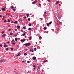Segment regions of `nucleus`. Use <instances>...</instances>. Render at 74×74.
Returning <instances> with one entry per match:
<instances>
[{
	"label": "nucleus",
	"instance_id": "nucleus-1",
	"mask_svg": "<svg viewBox=\"0 0 74 74\" xmlns=\"http://www.w3.org/2000/svg\"><path fill=\"white\" fill-rule=\"evenodd\" d=\"M6 36V34H4L2 35V37H3V38H5V37Z\"/></svg>",
	"mask_w": 74,
	"mask_h": 74
},
{
	"label": "nucleus",
	"instance_id": "nucleus-2",
	"mask_svg": "<svg viewBox=\"0 0 74 74\" xmlns=\"http://www.w3.org/2000/svg\"><path fill=\"white\" fill-rule=\"evenodd\" d=\"M26 41L25 39H24L21 40V41L22 42H23L24 41Z\"/></svg>",
	"mask_w": 74,
	"mask_h": 74
},
{
	"label": "nucleus",
	"instance_id": "nucleus-3",
	"mask_svg": "<svg viewBox=\"0 0 74 74\" xmlns=\"http://www.w3.org/2000/svg\"><path fill=\"white\" fill-rule=\"evenodd\" d=\"M26 32H25V31L24 32L23 34V36H25V35H26Z\"/></svg>",
	"mask_w": 74,
	"mask_h": 74
},
{
	"label": "nucleus",
	"instance_id": "nucleus-4",
	"mask_svg": "<svg viewBox=\"0 0 74 74\" xmlns=\"http://www.w3.org/2000/svg\"><path fill=\"white\" fill-rule=\"evenodd\" d=\"M32 59L33 60H36V57H34L32 58Z\"/></svg>",
	"mask_w": 74,
	"mask_h": 74
},
{
	"label": "nucleus",
	"instance_id": "nucleus-5",
	"mask_svg": "<svg viewBox=\"0 0 74 74\" xmlns=\"http://www.w3.org/2000/svg\"><path fill=\"white\" fill-rule=\"evenodd\" d=\"M5 61V60H0V62H1V63H2V62H4Z\"/></svg>",
	"mask_w": 74,
	"mask_h": 74
},
{
	"label": "nucleus",
	"instance_id": "nucleus-6",
	"mask_svg": "<svg viewBox=\"0 0 74 74\" xmlns=\"http://www.w3.org/2000/svg\"><path fill=\"white\" fill-rule=\"evenodd\" d=\"M30 43H28L27 44V46H30Z\"/></svg>",
	"mask_w": 74,
	"mask_h": 74
},
{
	"label": "nucleus",
	"instance_id": "nucleus-7",
	"mask_svg": "<svg viewBox=\"0 0 74 74\" xmlns=\"http://www.w3.org/2000/svg\"><path fill=\"white\" fill-rule=\"evenodd\" d=\"M2 10L3 11H5V8H2Z\"/></svg>",
	"mask_w": 74,
	"mask_h": 74
},
{
	"label": "nucleus",
	"instance_id": "nucleus-8",
	"mask_svg": "<svg viewBox=\"0 0 74 74\" xmlns=\"http://www.w3.org/2000/svg\"><path fill=\"white\" fill-rule=\"evenodd\" d=\"M36 1H34L32 3V4H36Z\"/></svg>",
	"mask_w": 74,
	"mask_h": 74
},
{
	"label": "nucleus",
	"instance_id": "nucleus-9",
	"mask_svg": "<svg viewBox=\"0 0 74 74\" xmlns=\"http://www.w3.org/2000/svg\"><path fill=\"white\" fill-rule=\"evenodd\" d=\"M32 37H29V40H32Z\"/></svg>",
	"mask_w": 74,
	"mask_h": 74
},
{
	"label": "nucleus",
	"instance_id": "nucleus-10",
	"mask_svg": "<svg viewBox=\"0 0 74 74\" xmlns=\"http://www.w3.org/2000/svg\"><path fill=\"white\" fill-rule=\"evenodd\" d=\"M4 47H5H5H8V45H4L3 46Z\"/></svg>",
	"mask_w": 74,
	"mask_h": 74
},
{
	"label": "nucleus",
	"instance_id": "nucleus-11",
	"mask_svg": "<svg viewBox=\"0 0 74 74\" xmlns=\"http://www.w3.org/2000/svg\"><path fill=\"white\" fill-rule=\"evenodd\" d=\"M59 2V1H57V2H56V4H58Z\"/></svg>",
	"mask_w": 74,
	"mask_h": 74
},
{
	"label": "nucleus",
	"instance_id": "nucleus-12",
	"mask_svg": "<svg viewBox=\"0 0 74 74\" xmlns=\"http://www.w3.org/2000/svg\"><path fill=\"white\" fill-rule=\"evenodd\" d=\"M23 28L24 29H26V27L25 26L23 27Z\"/></svg>",
	"mask_w": 74,
	"mask_h": 74
},
{
	"label": "nucleus",
	"instance_id": "nucleus-13",
	"mask_svg": "<svg viewBox=\"0 0 74 74\" xmlns=\"http://www.w3.org/2000/svg\"><path fill=\"white\" fill-rule=\"evenodd\" d=\"M15 40L16 41H17L18 40V39H17V38H15Z\"/></svg>",
	"mask_w": 74,
	"mask_h": 74
},
{
	"label": "nucleus",
	"instance_id": "nucleus-14",
	"mask_svg": "<svg viewBox=\"0 0 74 74\" xmlns=\"http://www.w3.org/2000/svg\"><path fill=\"white\" fill-rule=\"evenodd\" d=\"M52 23V21H51L49 23V25H51Z\"/></svg>",
	"mask_w": 74,
	"mask_h": 74
},
{
	"label": "nucleus",
	"instance_id": "nucleus-15",
	"mask_svg": "<svg viewBox=\"0 0 74 74\" xmlns=\"http://www.w3.org/2000/svg\"><path fill=\"white\" fill-rule=\"evenodd\" d=\"M12 45H15V43L14 42H13L12 43Z\"/></svg>",
	"mask_w": 74,
	"mask_h": 74
},
{
	"label": "nucleus",
	"instance_id": "nucleus-16",
	"mask_svg": "<svg viewBox=\"0 0 74 74\" xmlns=\"http://www.w3.org/2000/svg\"><path fill=\"white\" fill-rule=\"evenodd\" d=\"M3 18H4V19H5V18H6L5 17V16H3Z\"/></svg>",
	"mask_w": 74,
	"mask_h": 74
},
{
	"label": "nucleus",
	"instance_id": "nucleus-17",
	"mask_svg": "<svg viewBox=\"0 0 74 74\" xmlns=\"http://www.w3.org/2000/svg\"><path fill=\"white\" fill-rule=\"evenodd\" d=\"M24 45H25V46H27V43H25L24 44Z\"/></svg>",
	"mask_w": 74,
	"mask_h": 74
},
{
	"label": "nucleus",
	"instance_id": "nucleus-18",
	"mask_svg": "<svg viewBox=\"0 0 74 74\" xmlns=\"http://www.w3.org/2000/svg\"><path fill=\"white\" fill-rule=\"evenodd\" d=\"M15 23L16 24H17V23H18V21H15Z\"/></svg>",
	"mask_w": 74,
	"mask_h": 74
},
{
	"label": "nucleus",
	"instance_id": "nucleus-19",
	"mask_svg": "<svg viewBox=\"0 0 74 74\" xmlns=\"http://www.w3.org/2000/svg\"><path fill=\"white\" fill-rule=\"evenodd\" d=\"M28 21L29 22H30V18H28Z\"/></svg>",
	"mask_w": 74,
	"mask_h": 74
},
{
	"label": "nucleus",
	"instance_id": "nucleus-20",
	"mask_svg": "<svg viewBox=\"0 0 74 74\" xmlns=\"http://www.w3.org/2000/svg\"><path fill=\"white\" fill-rule=\"evenodd\" d=\"M36 50H37V48H34V51H36Z\"/></svg>",
	"mask_w": 74,
	"mask_h": 74
},
{
	"label": "nucleus",
	"instance_id": "nucleus-21",
	"mask_svg": "<svg viewBox=\"0 0 74 74\" xmlns=\"http://www.w3.org/2000/svg\"><path fill=\"white\" fill-rule=\"evenodd\" d=\"M13 48H10V49H11V51H13Z\"/></svg>",
	"mask_w": 74,
	"mask_h": 74
},
{
	"label": "nucleus",
	"instance_id": "nucleus-22",
	"mask_svg": "<svg viewBox=\"0 0 74 74\" xmlns=\"http://www.w3.org/2000/svg\"><path fill=\"white\" fill-rule=\"evenodd\" d=\"M27 17H29V14H28L27 15Z\"/></svg>",
	"mask_w": 74,
	"mask_h": 74
},
{
	"label": "nucleus",
	"instance_id": "nucleus-23",
	"mask_svg": "<svg viewBox=\"0 0 74 74\" xmlns=\"http://www.w3.org/2000/svg\"><path fill=\"white\" fill-rule=\"evenodd\" d=\"M49 23H47V26H48V27L49 26Z\"/></svg>",
	"mask_w": 74,
	"mask_h": 74
},
{
	"label": "nucleus",
	"instance_id": "nucleus-24",
	"mask_svg": "<svg viewBox=\"0 0 74 74\" xmlns=\"http://www.w3.org/2000/svg\"><path fill=\"white\" fill-rule=\"evenodd\" d=\"M10 35H11V36H12V34H13V33H10Z\"/></svg>",
	"mask_w": 74,
	"mask_h": 74
},
{
	"label": "nucleus",
	"instance_id": "nucleus-25",
	"mask_svg": "<svg viewBox=\"0 0 74 74\" xmlns=\"http://www.w3.org/2000/svg\"><path fill=\"white\" fill-rule=\"evenodd\" d=\"M24 55L25 56H26V55H27V53H24Z\"/></svg>",
	"mask_w": 74,
	"mask_h": 74
},
{
	"label": "nucleus",
	"instance_id": "nucleus-26",
	"mask_svg": "<svg viewBox=\"0 0 74 74\" xmlns=\"http://www.w3.org/2000/svg\"><path fill=\"white\" fill-rule=\"evenodd\" d=\"M44 30H46V29H47V28H46V27H44Z\"/></svg>",
	"mask_w": 74,
	"mask_h": 74
},
{
	"label": "nucleus",
	"instance_id": "nucleus-27",
	"mask_svg": "<svg viewBox=\"0 0 74 74\" xmlns=\"http://www.w3.org/2000/svg\"><path fill=\"white\" fill-rule=\"evenodd\" d=\"M12 8V9H13V8H14V7L13 6H12L11 7Z\"/></svg>",
	"mask_w": 74,
	"mask_h": 74
},
{
	"label": "nucleus",
	"instance_id": "nucleus-28",
	"mask_svg": "<svg viewBox=\"0 0 74 74\" xmlns=\"http://www.w3.org/2000/svg\"><path fill=\"white\" fill-rule=\"evenodd\" d=\"M16 10V9H13V11L15 12V11Z\"/></svg>",
	"mask_w": 74,
	"mask_h": 74
},
{
	"label": "nucleus",
	"instance_id": "nucleus-29",
	"mask_svg": "<svg viewBox=\"0 0 74 74\" xmlns=\"http://www.w3.org/2000/svg\"><path fill=\"white\" fill-rule=\"evenodd\" d=\"M14 37H16L17 36V35L16 34H14Z\"/></svg>",
	"mask_w": 74,
	"mask_h": 74
},
{
	"label": "nucleus",
	"instance_id": "nucleus-30",
	"mask_svg": "<svg viewBox=\"0 0 74 74\" xmlns=\"http://www.w3.org/2000/svg\"><path fill=\"white\" fill-rule=\"evenodd\" d=\"M6 21H7V20H5V21H4V22H5V23H6Z\"/></svg>",
	"mask_w": 74,
	"mask_h": 74
},
{
	"label": "nucleus",
	"instance_id": "nucleus-31",
	"mask_svg": "<svg viewBox=\"0 0 74 74\" xmlns=\"http://www.w3.org/2000/svg\"><path fill=\"white\" fill-rule=\"evenodd\" d=\"M27 63H30V61H27Z\"/></svg>",
	"mask_w": 74,
	"mask_h": 74
},
{
	"label": "nucleus",
	"instance_id": "nucleus-32",
	"mask_svg": "<svg viewBox=\"0 0 74 74\" xmlns=\"http://www.w3.org/2000/svg\"><path fill=\"white\" fill-rule=\"evenodd\" d=\"M6 51H8V48H6Z\"/></svg>",
	"mask_w": 74,
	"mask_h": 74
},
{
	"label": "nucleus",
	"instance_id": "nucleus-33",
	"mask_svg": "<svg viewBox=\"0 0 74 74\" xmlns=\"http://www.w3.org/2000/svg\"><path fill=\"white\" fill-rule=\"evenodd\" d=\"M47 60H44V62H47Z\"/></svg>",
	"mask_w": 74,
	"mask_h": 74
},
{
	"label": "nucleus",
	"instance_id": "nucleus-34",
	"mask_svg": "<svg viewBox=\"0 0 74 74\" xmlns=\"http://www.w3.org/2000/svg\"><path fill=\"white\" fill-rule=\"evenodd\" d=\"M28 29L29 30H31V28H29Z\"/></svg>",
	"mask_w": 74,
	"mask_h": 74
},
{
	"label": "nucleus",
	"instance_id": "nucleus-35",
	"mask_svg": "<svg viewBox=\"0 0 74 74\" xmlns=\"http://www.w3.org/2000/svg\"><path fill=\"white\" fill-rule=\"evenodd\" d=\"M4 33V32L3 31L2 32V34H3Z\"/></svg>",
	"mask_w": 74,
	"mask_h": 74
},
{
	"label": "nucleus",
	"instance_id": "nucleus-36",
	"mask_svg": "<svg viewBox=\"0 0 74 74\" xmlns=\"http://www.w3.org/2000/svg\"><path fill=\"white\" fill-rule=\"evenodd\" d=\"M31 51L32 52H34V50H33V49H32V50Z\"/></svg>",
	"mask_w": 74,
	"mask_h": 74
},
{
	"label": "nucleus",
	"instance_id": "nucleus-37",
	"mask_svg": "<svg viewBox=\"0 0 74 74\" xmlns=\"http://www.w3.org/2000/svg\"><path fill=\"white\" fill-rule=\"evenodd\" d=\"M8 21L9 22H10V20L9 19L8 20Z\"/></svg>",
	"mask_w": 74,
	"mask_h": 74
},
{
	"label": "nucleus",
	"instance_id": "nucleus-38",
	"mask_svg": "<svg viewBox=\"0 0 74 74\" xmlns=\"http://www.w3.org/2000/svg\"><path fill=\"white\" fill-rule=\"evenodd\" d=\"M29 26H32V24H29Z\"/></svg>",
	"mask_w": 74,
	"mask_h": 74
},
{
	"label": "nucleus",
	"instance_id": "nucleus-39",
	"mask_svg": "<svg viewBox=\"0 0 74 74\" xmlns=\"http://www.w3.org/2000/svg\"><path fill=\"white\" fill-rule=\"evenodd\" d=\"M14 39H13L12 40V42H14Z\"/></svg>",
	"mask_w": 74,
	"mask_h": 74
},
{
	"label": "nucleus",
	"instance_id": "nucleus-40",
	"mask_svg": "<svg viewBox=\"0 0 74 74\" xmlns=\"http://www.w3.org/2000/svg\"><path fill=\"white\" fill-rule=\"evenodd\" d=\"M23 18L25 19H26V16H24V17H23Z\"/></svg>",
	"mask_w": 74,
	"mask_h": 74
},
{
	"label": "nucleus",
	"instance_id": "nucleus-41",
	"mask_svg": "<svg viewBox=\"0 0 74 74\" xmlns=\"http://www.w3.org/2000/svg\"><path fill=\"white\" fill-rule=\"evenodd\" d=\"M3 45H2V44H1L0 45V47H2V46Z\"/></svg>",
	"mask_w": 74,
	"mask_h": 74
},
{
	"label": "nucleus",
	"instance_id": "nucleus-42",
	"mask_svg": "<svg viewBox=\"0 0 74 74\" xmlns=\"http://www.w3.org/2000/svg\"><path fill=\"white\" fill-rule=\"evenodd\" d=\"M39 38H40V39H41V38H42V37H39Z\"/></svg>",
	"mask_w": 74,
	"mask_h": 74
},
{
	"label": "nucleus",
	"instance_id": "nucleus-43",
	"mask_svg": "<svg viewBox=\"0 0 74 74\" xmlns=\"http://www.w3.org/2000/svg\"><path fill=\"white\" fill-rule=\"evenodd\" d=\"M22 63H25V61H24V60L23 61H22Z\"/></svg>",
	"mask_w": 74,
	"mask_h": 74
},
{
	"label": "nucleus",
	"instance_id": "nucleus-44",
	"mask_svg": "<svg viewBox=\"0 0 74 74\" xmlns=\"http://www.w3.org/2000/svg\"><path fill=\"white\" fill-rule=\"evenodd\" d=\"M48 1H49V2H51V1H50V0H48Z\"/></svg>",
	"mask_w": 74,
	"mask_h": 74
},
{
	"label": "nucleus",
	"instance_id": "nucleus-45",
	"mask_svg": "<svg viewBox=\"0 0 74 74\" xmlns=\"http://www.w3.org/2000/svg\"><path fill=\"white\" fill-rule=\"evenodd\" d=\"M33 67H36V66H35V65H33Z\"/></svg>",
	"mask_w": 74,
	"mask_h": 74
},
{
	"label": "nucleus",
	"instance_id": "nucleus-46",
	"mask_svg": "<svg viewBox=\"0 0 74 74\" xmlns=\"http://www.w3.org/2000/svg\"><path fill=\"white\" fill-rule=\"evenodd\" d=\"M1 17H2V16H1V15H0V18H1Z\"/></svg>",
	"mask_w": 74,
	"mask_h": 74
},
{
	"label": "nucleus",
	"instance_id": "nucleus-47",
	"mask_svg": "<svg viewBox=\"0 0 74 74\" xmlns=\"http://www.w3.org/2000/svg\"><path fill=\"white\" fill-rule=\"evenodd\" d=\"M16 56H19V53H18V55Z\"/></svg>",
	"mask_w": 74,
	"mask_h": 74
},
{
	"label": "nucleus",
	"instance_id": "nucleus-48",
	"mask_svg": "<svg viewBox=\"0 0 74 74\" xmlns=\"http://www.w3.org/2000/svg\"><path fill=\"white\" fill-rule=\"evenodd\" d=\"M21 53H19V56H20L21 55Z\"/></svg>",
	"mask_w": 74,
	"mask_h": 74
},
{
	"label": "nucleus",
	"instance_id": "nucleus-49",
	"mask_svg": "<svg viewBox=\"0 0 74 74\" xmlns=\"http://www.w3.org/2000/svg\"><path fill=\"white\" fill-rule=\"evenodd\" d=\"M9 31H11V29H9Z\"/></svg>",
	"mask_w": 74,
	"mask_h": 74
},
{
	"label": "nucleus",
	"instance_id": "nucleus-50",
	"mask_svg": "<svg viewBox=\"0 0 74 74\" xmlns=\"http://www.w3.org/2000/svg\"><path fill=\"white\" fill-rule=\"evenodd\" d=\"M10 16H11V17H12V15H10Z\"/></svg>",
	"mask_w": 74,
	"mask_h": 74
},
{
	"label": "nucleus",
	"instance_id": "nucleus-51",
	"mask_svg": "<svg viewBox=\"0 0 74 74\" xmlns=\"http://www.w3.org/2000/svg\"><path fill=\"white\" fill-rule=\"evenodd\" d=\"M8 44H9L10 43V42L9 41H8Z\"/></svg>",
	"mask_w": 74,
	"mask_h": 74
},
{
	"label": "nucleus",
	"instance_id": "nucleus-52",
	"mask_svg": "<svg viewBox=\"0 0 74 74\" xmlns=\"http://www.w3.org/2000/svg\"><path fill=\"white\" fill-rule=\"evenodd\" d=\"M29 51H30V52H31V51H32V49H29Z\"/></svg>",
	"mask_w": 74,
	"mask_h": 74
},
{
	"label": "nucleus",
	"instance_id": "nucleus-53",
	"mask_svg": "<svg viewBox=\"0 0 74 74\" xmlns=\"http://www.w3.org/2000/svg\"><path fill=\"white\" fill-rule=\"evenodd\" d=\"M57 25H58L59 26V24L58 23H57Z\"/></svg>",
	"mask_w": 74,
	"mask_h": 74
},
{
	"label": "nucleus",
	"instance_id": "nucleus-54",
	"mask_svg": "<svg viewBox=\"0 0 74 74\" xmlns=\"http://www.w3.org/2000/svg\"><path fill=\"white\" fill-rule=\"evenodd\" d=\"M15 31H17V29H15Z\"/></svg>",
	"mask_w": 74,
	"mask_h": 74
},
{
	"label": "nucleus",
	"instance_id": "nucleus-55",
	"mask_svg": "<svg viewBox=\"0 0 74 74\" xmlns=\"http://www.w3.org/2000/svg\"><path fill=\"white\" fill-rule=\"evenodd\" d=\"M39 5H41V4H40V3H39Z\"/></svg>",
	"mask_w": 74,
	"mask_h": 74
},
{
	"label": "nucleus",
	"instance_id": "nucleus-56",
	"mask_svg": "<svg viewBox=\"0 0 74 74\" xmlns=\"http://www.w3.org/2000/svg\"><path fill=\"white\" fill-rule=\"evenodd\" d=\"M17 28H19V26H17Z\"/></svg>",
	"mask_w": 74,
	"mask_h": 74
},
{
	"label": "nucleus",
	"instance_id": "nucleus-57",
	"mask_svg": "<svg viewBox=\"0 0 74 74\" xmlns=\"http://www.w3.org/2000/svg\"><path fill=\"white\" fill-rule=\"evenodd\" d=\"M14 23H15V21L13 22Z\"/></svg>",
	"mask_w": 74,
	"mask_h": 74
},
{
	"label": "nucleus",
	"instance_id": "nucleus-58",
	"mask_svg": "<svg viewBox=\"0 0 74 74\" xmlns=\"http://www.w3.org/2000/svg\"><path fill=\"white\" fill-rule=\"evenodd\" d=\"M21 32H23V30H21Z\"/></svg>",
	"mask_w": 74,
	"mask_h": 74
},
{
	"label": "nucleus",
	"instance_id": "nucleus-59",
	"mask_svg": "<svg viewBox=\"0 0 74 74\" xmlns=\"http://www.w3.org/2000/svg\"><path fill=\"white\" fill-rule=\"evenodd\" d=\"M11 23H13V21H12Z\"/></svg>",
	"mask_w": 74,
	"mask_h": 74
},
{
	"label": "nucleus",
	"instance_id": "nucleus-60",
	"mask_svg": "<svg viewBox=\"0 0 74 74\" xmlns=\"http://www.w3.org/2000/svg\"><path fill=\"white\" fill-rule=\"evenodd\" d=\"M46 13H47V12H45V14H46Z\"/></svg>",
	"mask_w": 74,
	"mask_h": 74
},
{
	"label": "nucleus",
	"instance_id": "nucleus-61",
	"mask_svg": "<svg viewBox=\"0 0 74 74\" xmlns=\"http://www.w3.org/2000/svg\"><path fill=\"white\" fill-rule=\"evenodd\" d=\"M6 15H8V13H7Z\"/></svg>",
	"mask_w": 74,
	"mask_h": 74
},
{
	"label": "nucleus",
	"instance_id": "nucleus-62",
	"mask_svg": "<svg viewBox=\"0 0 74 74\" xmlns=\"http://www.w3.org/2000/svg\"><path fill=\"white\" fill-rule=\"evenodd\" d=\"M19 28H20V26H19Z\"/></svg>",
	"mask_w": 74,
	"mask_h": 74
},
{
	"label": "nucleus",
	"instance_id": "nucleus-63",
	"mask_svg": "<svg viewBox=\"0 0 74 74\" xmlns=\"http://www.w3.org/2000/svg\"><path fill=\"white\" fill-rule=\"evenodd\" d=\"M36 44H37V42H36Z\"/></svg>",
	"mask_w": 74,
	"mask_h": 74
},
{
	"label": "nucleus",
	"instance_id": "nucleus-64",
	"mask_svg": "<svg viewBox=\"0 0 74 74\" xmlns=\"http://www.w3.org/2000/svg\"><path fill=\"white\" fill-rule=\"evenodd\" d=\"M17 47H19V46H17Z\"/></svg>",
	"mask_w": 74,
	"mask_h": 74
}]
</instances>
